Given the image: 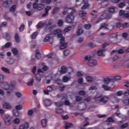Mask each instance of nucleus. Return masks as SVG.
Instances as JSON below:
<instances>
[{
    "label": "nucleus",
    "instance_id": "nucleus-1",
    "mask_svg": "<svg viewBox=\"0 0 129 129\" xmlns=\"http://www.w3.org/2000/svg\"><path fill=\"white\" fill-rule=\"evenodd\" d=\"M112 17V15L110 13L107 11H105L96 21V24H98L99 22H101V21H103V20H109V19H111Z\"/></svg>",
    "mask_w": 129,
    "mask_h": 129
},
{
    "label": "nucleus",
    "instance_id": "nucleus-2",
    "mask_svg": "<svg viewBox=\"0 0 129 129\" xmlns=\"http://www.w3.org/2000/svg\"><path fill=\"white\" fill-rule=\"evenodd\" d=\"M85 61H86L87 64H88L89 66L93 67L97 65V61H96V60H95V59H93L91 55H87L85 56Z\"/></svg>",
    "mask_w": 129,
    "mask_h": 129
},
{
    "label": "nucleus",
    "instance_id": "nucleus-3",
    "mask_svg": "<svg viewBox=\"0 0 129 129\" xmlns=\"http://www.w3.org/2000/svg\"><path fill=\"white\" fill-rule=\"evenodd\" d=\"M2 117L4 120L5 123L6 125H11V124H12V119H13L12 116H10L9 114H3L2 115Z\"/></svg>",
    "mask_w": 129,
    "mask_h": 129
},
{
    "label": "nucleus",
    "instance_id": "nucleus-4",
    "mask_svg": "<svg viewBox=\"0 0 129 129\" xmlns=\"http://www.w3.org/2000/svg\"><path fill=\"white\" fill-rule=\"evenodd\" d=\"M39 73H43V71L42 69H39L37 71V74H36L35 76V78L36 79V80L37 82H41V81L42 80V76H41Z\"/></svg>",
    "mask_w": 129,
    "mask_h": 129
},
{
    "label": "nucleus",
    "instance_id": "nucleus-5",
    "mask_svg": "<svg viewBox=\"0 0 129 129\" xmlns=\"http://www.w3.org/2000/svg\"><path fill=\"white\" fill-rule=\"evenodd\" d=\"M118 35L116 34V33H112L111 35V41L112 43L113 44H117L118 43H119V41H117V36Z\"/></svg>",
    "mask_w": 129,
    "mask_h": 129
},
{
    "label": "nucleus",
    "instance_id": "nucleus-6",
    "mask_svg": "<svg viewBox=\"0 0 129 129\" xmlns=\"http://www.w3.org/2000/svg\"><path fill=\"white\" fill-rule=\"evenodd\" d=\"M33 9H37L38 11H42L45 8V5L44 4H37L36 3H34Z\"/></svg>",
    "mask_w": 129,
    "mask_h": 129
},
{
    "label": "nucleus",
    "instance_id": "nucleus-7",
    "mask_svg": "<svg viewBox=\"0 0 129 129\" xmlns=\"http://www.w3.org/2000/svg\"><path fill=\"white\" fill-rule=\"evenodd\" d=\"M73 21H74V16L72 15H67L66 18V22L68 24H71V23H73Z\"/></svg>",
    "mask_w": 129,
    "mask_h": 129
},
{
    "label": "nucleus",
    "instance_id": "nucleus-8",
    "mask_svg": "<svg viewBox=\"0 0 129 129\" xmlns=\"http://www.w3.org/2000/svg\"><path fill=\"white\" fill-rule=\"evenodd\" d=\"M103 28H105V29H107V30H112V26H111L109 24L106 25V24L105 23L101 24L99 30H101V29H103Z\"/></svg>",
    "mask_w": 129,
    "mask_h": 129
},
{
    "label": "nucleus",
    "instance_id": "nucleus-9",
    "mask_svg": "<svg viewBox=\"0 0 129 129\" xmlns=\"http://www.w3.org/2000/svg\"><path fill=\"white\" fill-rule=\"evenodd\" d=\"M54 35H56L57 38H63V34L60 29H56L54 31Z\"/></svg>",
    "mask_w": 129,
    "mask_h": 129
},
{
    "label": "nucleus",
    "instance_id": "nucleus-10",
    "mask_svg": "<svg viewBox=\"0 0 129 129\" xmlns=\"http://www.w3.org/2000/svg\"><path fill=\"white\" fill-rule=\"evenodd\" d=\"M104 84H109L110 82H113V78L111 77H107L103 80Z\"/></svg>",
    "mask_w": 129,
    "mask_h": 129
},
{
    "label": "nucleus",
    "instance_id": "nucleus-11",
    "mask_svg": "<svg viewBox=\"0 0 129 129\" xmlns=\"http://www.w3.org/2000/svg\"><path fill=\"white\" fill-rule=\"evenodd\" d=\"M102 88H103L104 90H105L106 91H108L110 88H114V84H112L109 87L105 85H102Z\"/></svg>",
    "mask_w": 129,
    "mask_h": 129
},
{
    "label": "nucleus",
    "instance_id": "nucleus-12",
    "mask_svg": "<svg viewBox=\"0 0 129 129\" xmlns=\"http://www.w3.org/2000/svg\"><path fill=\"white\" fill-rule=\"evenodd\" d=\"M45 106H50L52 104V101L50 99H45L43 101Z\"/></svg>",
    "mask_w": 129,
    "mask_h": 129
},
{
    "label": "nucleus",
    "instance_id": "nucleus-13",
    "mask_svg": "<svg viewBox=\"0 0 129 129\" xmlns=\"http://www.w3.org/2000/svg\"><path fill=\"white\" fill-rule=\"evenodd\" d=\"M109 100L108 97H103L99 100V102H103V103H106L107 101Z\"/></svg>",
    "mask_w": 129,
    "mask_h": 129
},
{
    "label": "nucleus",
    "instance_id": "nucleus-14",
    "mask_svg": "<svg viewBox=\"0 0 129 129\" xmlns=\"http://www.w3.org/2000/svg\"><path fill=\"white\" fill-rule=\"evenodd\" d=\"M3 108L5 109H12L13 107L11 106V104L8 103H5L3 105Z\"/></svg>",
    "mask_w": 129,
    "mask_h": 129
},
{
    "label": "nucleus",
    "instance_id": "nucleus-15",
    "mask_svg": "<svg viewBox=\"0 0 129 129\" xmlns=\"http://www.w3.org/2000/svg\"><path fill=\"white\" fill-rule=\"evenodd\" d=\"M52 24H53V21L52 20H50L48 21V24L46 26L45 30L46 31L48 30H49V31H51V27H50L49 26H51V25H52Z\"/></svg>",
    "mask_w": 129,
    "mask_h": 129
},
{
    "label": "nucleus",
    "instance_id": "nucleus-16",
    "mask_svg": "<svg viewBox=\"0 0 129 129\" xmlns=\"http://www.w3.org/2000/svg\"><path fill=\"white\" fill-rule=\"evenodd\" d=\"M106 51V49H101L97 51V54L98 56H103V57H104L105 56V54L103 53V52H105Z\"/></svg>",
    "mask_w": 129,
    "mask_h": 129
},
{
    "label": "nucleus",
    "instance_id": "nucleus-17",
    "mask_svg": "<svg viewBox=\"0 0 129 129\" xmlns=\"http://www.w3.org/2000/svg\"><path fill=\"white\" fill-rule=\"evenodd\" d=\"M12 3V1H6L4 2L3 5L5 8H9L10 6H11V4Z\"/></svg>",
    "mask_w": 129,
    "mask_h": 129
},
{
    "label": "nucleus",
    "instance_id": "nucleus-18",
    "mask_svg": "<svg viewBox=\"0 0 129 129\" xmlns=\"http://www.w3.org/2000/svg\"><path fill=\"white\" fill-rule=\"evenodd\" d=\"M115 11V7L113 6H111L108 9V13L110 14H114V12Z\"/></svg>",
    "mask_w": 129,
    "mask_h": 129
},
{
    "label": "nucleus",
    "instance_id": "nucleus-19",
    "mask_svg": "<svg viewBox=\"0 0 129 129\" xmlns=\"http://www.w3.org/2000/svg\"><path fill=\"white\" fill-rule=\"evenodd\" d=\"M109 5L108 2L107 1H104L101 3V8H104L106 7H107Z\"/></svg>",
    "mask_w": 129,
    "mask_h": 129
},
{
    "label": "nucleus",
    "instance_id": "nucleus-20",
    "mask_svg": "<svg viewBox=\"0 0 129 129\" xmlns=\"http://www.w3.org/2000/svg\"><path fill=\"white\" fill-rule=\"evenodd\" d=\"M80 110H84L86 108V104L82 103L79 105Z\"/></svg>",
    "mask_w": 129,
    "mask_h": 129
},
{
    "label": "nucleus",
    "instance_id": "nucleus-21",
    "mask_svg": "<svg viewBox=\"0 0 129 129\" xmlns=\"http://www.w3.org/2000/svg\"><path fill=\"white\" fill-rule=\"evenodd\" d=\"M29 128V124L25 123L20 126V129H27Z\"/></svg>",
    "mask_w": 129,
    "mask_h": 129
},
{
    "label": "nucleus",
    "instance_id": "nucleus-22",
    "mask_svg": "<svg viewBox=\"0 0 129 129\" xmlns=\"http://www.w3.org/2000/svg\"><path fill=\"white\" fill-rule=\"evenodd\" d=\"M45 26H46V23H41V22H39L37 25L36 27L37 28H38V29L43 28L44 27H45Z\"/></svg>",
    "mask_w": 129,
    "mask_h": 129
},
{
    "label": "nucleus",
    "instance_id": "nucleus-23",
    "mask_svg": "<svg viewBox=\"0 0 129 129\" xmlns=\"http://www.w3.org/2000/svg\"><path fill=\"white\" fill-rule=\"evenodd\" d=\"M48 120L46 119H42L41 120V125L43 126V127H46L47 126V122Z\"/></svg>",
    "mask_w": 129,
    "mask_h": 129
},
{
    "label": "nucleus",
    "instance_id": "nucleus-24",
    "mask_svg": "<svg viewBox=\"0 0 129 129\" xmlns=\"http://www.w3.org/2000/svg\"><path fill=\"white\" fill-rule=\"evenodd\" d=\"M125 51H123V49H120L118 50H112V53H117L118 54H123Z\"/></svg>",
    "mask_w": 129,
    "mask_h": 129
},
{
    "label": "nucleus",
    "instance_id": "nucleus-25",
    "mask_svg": "<svg viewBox=\"0 0 129 129\" xmlns=\"http://www.w3.org/2000/svg\"><path fill=\"white\" fill-rule=\"evenodd\" d=\"M67 72V68L65 66L61 67V70L60 71V73L61 74H64V73H66Z\"/></svg>",
    "mask_w": 129,
    "mask_h": 129
},
{
    "label": "nucleus",
    "instance_id": "nucleus-26",
    "mask_svg": "<svg viewBox=\"0 0 129 129\" xmlns=\"http://www.w3.org/2000/svg\"><path fill=\"white\" fill-rule=\"evenodd\" d=\"M67 11L68 12V14H74V13H75L76 11H75V9H73V8H69L67 9Z\"/></svg>",
    "mask_w": 129,
    "mask_h": 129
},
{
    "label": "nucleus",
    "instance_id": "nucleus-27",
    "mask_svg": "<svg viewBox=\"0 0 129 129\" xmlns=\"http://www.w3.org/2000/svg\"><path fill=\"white\" fill-rule=\"evenodd\" d=\"M36 58H37V59H41V58L42 57V55L40 53V51H39L38 50H36Z\"/></svg>",
    "mask_w": 129,
    "mask_h": 129
},
{
    "label": "nucleus",
    "instance_id": "nucleus-28",
    "mask_svg": "<svg viewBox=\"0 0 129 129\" xmlns=\"http://www.w3.org/2000/svg\"><path fill=\"white\" fill-rule=\"evenodd\" d=\"M112 117H114V115L112 116V117H108L106 120V122H114V119L112 118Z\"/></svg>",
    "mask_w": 129,
    "mask_h": 129
},
{
    "label": "nucleus",
    "instance_id": "nucleus-29",
    "mask_svg": "<svg viewBox=\"0 0 129 129\" xmlns=\"http://www.w3.org/2000/svg\"><path fill=\"white\" fill-rule=\"evenodd\" d=\"M72 125H73V124H72V123H68V122H66L64 123V128L68 129V128H69V127H70Z\"/></svg>",
    "mask_w": 129,
    "mask_h": 129
},
{
    "label": "nucleus",
    "instance_id": "nucleus-30",
    "mask_svg": "<svg viewBox=\"0 0 129 129\" xmlns=\"http://www.w3.org/2000/svg\"><path fill=\"white\" fill-rule=\"evenodd\" d=\"M15 39L16 43H20V36H19V34L16 33L15 34Z\"/></svg>",
    "mask_w": 129,
    "mask_h": 129
},
{
    "label": "nucleus",
    "instance_id": "nucleus-31",
    "mask_svg": "<svg viewBox=\"0 0 129 129\" xmlns=\"http://www.w3.org/2000/svg\"><path fill=\"white\" fill-rule=\"evenodd\" d=\"M33 83H34V79H30L27 83V84L28 85V86H32V85H33Z\"/></svg>",
    "mask_w": 129,
    "mask_h": 129
},
{
    "label": "nucleus",
    "instance_id": "nucleus-32",
    "mask_svg": "<svg viewBox=\"0 0 129 129\" xmlns=\"http://www.w3.org/2000/svg\"><path fill=\"white\" fill-rule=\"evenodd\" d=\"M2 71H4V72H5L6 73H8V74H10V73H11L10 70H9L8 69H7L5 67H2Z\"/></svg>",
    "mask_w": 129,
    "mask_h": 129
},
{
    "label": "nucleus",
    "instance_id": "nucleus-33",
    "mask_svg": "<svg viewBox=\"0 0 129 129\" xmlns=\"http://www.w3.org/2000/svg\"><path fill=\"white\" fill-rule=\"evenodd\" d=\"M70 80V78L67 76H63L62 78L63 82H68Z\"/></svg>",
    "mask_w": 129,
    "mask_h": 129
},
{
    "label": "nucleus",
    "instance_id": "nucleus-34",
    "mask_svg": "<svg viewBox=\"0 0 129 129\" xmlns=\"http://www.w3.org/2000/svg\"><path fill=\"white\" fill-rule=\"evenodd\" d=\"M4 88L5 89V90H9V89H10V85H9V84L7 82L4 83Z\"/></svg>",
    "mask_w": 129,
    "mask_h": 129
},
{
    "label": "nucleus",
    "instance_id": "nucleus-35",
    "mask_svg": "<svg viewBox=\"0 0 129 129\" xmlns=\"http://www.w3.org/2000/svg\"><path fill=\"white\" fill-rule=\"evenodd\" d=\"M11 45L12 42H8L6 44H5L4 46L2 47V49H4V48H9V47H11Z\"/></svg>",
    "mask_w": 129,
    "mask_h": 129
},
{
    "label": "nucleus",
    "instance_id": "nucleus-36",
    "mask_svg": "<svg viewBox=\"0 0 129 129\" xmlns=\"http://www.w3.org/2000/svg\"><path fill=\"white\" fill-rule=\"evenodd\" d=\"M16 8L17 6H16V5L12 6L10 9V12L14 13V12H15Z\"/></svg>",
    "mask_w": 129,
    "mask_h": 129
},
{
    "label": "nucleus",
    "instance_id": "nucleus-37",
    "mask_svg": "<svg viewBox=\"0 0 129 129\" xmlns=\"http://www.w3.org/2000/svg\"><path fill=\"white\" fill-rule=\"evenodd\" d=\"M70 50L69 49H66L63 51V54L64 56H68L70 54Z\"/></svg>",
    "mask_w": 129,
    "mask_h": 129
},
{
    "label": "nucleus",
    "instance_id": "nucleus-38",
    "mask_svg": "<svg viewBox=\"0 0 129 129\" xmlns=\"http://www.w3.org/2000/svg\"><path fill=\"white\" fill-rule=\"evenodd\" d=\"M21 121V120L20 119L16 118L13 120V122L15 124H19Z\"/></svg>",
    "mask_w": 129,
    "mask_h": 129
},
{
    "label": "nucleus",
    "instance_id": "nucleus-39",
    "mask_svg": "<svg viewBox=\"0 0 129 129\" xmlns=\"http://www.w3.org/2000/svg\"><path fill=\"white\" fill-rule=\"evenodd\" d=\"M84 75V73L82 72L79 71L77 73V76L78 77H82Z\"/></svg>",
    "mask_w": 129,
    "mask_h": 129
},
{
    "label": "nucleus",
    "instance_id": "nucleus-40",
    "mask_svg": "<svg viewBox=\"0 0 129 129\" xmlns=\"http://www.w3.org/2000/svg\"><path fill=\"white\" fill-rule=\"evenodd\" d=\"M54 104L55 105H56V106H57L58 107H60V106H62V105H63V103L61 102H54Z\"/></svg>",
    "mask_w": 129,
    "mask_h": 129
},
{
    "label": "nucleus",
    "instance_id": "nucleus-41",
    "mask_svg": "<svg viewBox=\"0 0 129 129\" xmlns=\"http://www.w3.org/2000/svg\"><path fill=\"white\" fill-rule=\"evenodd\" d=\"M112 78L113 79V81H118V80H120V79H121V77H120V76H117Z\"/></svg>",
    "mask_w": 129,
    "mask_h": 129
},
{
    "label": "nucleus",
    "instance_id": "nucleus-42",
    "mask_svg": "<svg viewBox=\"0 0 129 129\" xmlns=\"http://www.w3.org/2000/svg\"><path fill=\"white\" fill-rule=\"evenodd\" d=\"M67 48V43H63L60 46V49L63 50Z\"/></svg>",
    "mask_w": 129,
    "mask_h": 129
},
{
    "label": "nucleus",
    "instance_id": "nucleus-43",
    "mask_svg": "<svg viewBox=\"0 0 129 129\" xmlns=\"http://www.w3.org/2000/svg\"><path fill=\"white\" fill-rule=\"evenodd\" d=\"M12 51L13 54L15 55H16L18 53V51L17 49V48H13L12 49Z\"/></svg>",
    "mask_w": 129,
    "mask_h": 129
},
{
    "label": "nucleus",
    "instance_id": "nucleus-44",
    "mask_svg": "<svg viewBox=\"0 0 129 129\" xmlns=\"http://www.w3.org/2000/svg\"><path fill=\"white\" fill-rule=\"evenodd\" d=\"M91 28V24H88L84 25V28L86 30H89Z\"/></svg>",
    "mask_w": 129,
    "mask_h": 129
},
{
    "label": "nucleus",
    "instance_id": "nucleus-45",
    "mask_svg": "<svg viewBox=\"0 0 129 129\" xmlns=\"http://www.w3.org/2000/svg\"><path fill=\"white\" fill-rule=\"evenodd\" d=\"M89 4H84V5L81 7V9L82 10H86V9L89 8Z\"/></svg>",
    "mask_w": 129,
    "mask_h": 129
},
{
    "label": "nucleus",
    "instance_id": "nucleus-46",
    "mask_svg": "<svg viewBox=\"0 0 129 129\" xmlns=\"http://www.w3.org/2000/svg\"><path fill=\"white\" fill-rule=\"evenodd\" d=\"M25 29V25L22 24L21 25L20 27H19V30L20 32H23Z\"/></svg>",
    "mask_w": 129,
    "mask_h": 129
},
{
    "label": "nucleus",
    "instance_id": "nucleus-47",
    "mask_svg": "<svg viewBox=\"0 0 129 129\" xmlns=\"http://www.w3.org/2000/svg\"><path fill=\"white\" fill-rule=\"evenodd\" d=\"M15 108L17 110H21V109H23V106H22V105H18L16 106Z\"/></svg>",
    "mask_w": 129,
    "mask_h": 129
},
{
    "label": "nucleus",
    "instance_id": "nucleus-48",
    "mask_svg": "<svg viewBox=\"0 0 129 129\" xmlns=\"http://www.w3.org/2000/svg\"><path fill=\"white\" fill-rule=\"evenodd\" d=\"M128 126V123H124V124L121 125L120 127L121 128H125V127H127Z\"/></svg>",
    "mask_w": 129,
    "mask_h": 129
},
{
    "label": "nucleus",
    "instance_id": "nucleus-49",
    "mask_svg": "<svg viewBox=\"0 0 129 129\" xmlns=\"http://www.w3.org/2000/svg\"><path fill=\"white\" fill-rule=\"evenodd\" d=\"M82 101V97H81V96H77L76 97V101H77V102H78L79 101Z\"/></svg>",
    "mask_w": 129,
    "mask_h": 129
},
{
    "label": "nucleus",
    "instance_id": "nucleus-50",
    "mask_svg": "<svg viewBox=\"0 0 129 129\" xmlns=\"http://www.w3.org/2000/svg\"><path fill=\"white\" fill-rule=\"evenodd\" d=\"M33 114H34V110L33 109H30L29 110H28V115H33Z\"/></svg>",
    "mask_w": 129,
    "mask_h": 129
},
{
    "label": "nucleus",
    "instance_id": "nucleus-51",
    "mask_svg": "<svg viewBox=\"0 0 129 129\" xmlns=\"http://www.w3.org/2000/svg\"><path fill=\"white\" fill-rule=\"evenodd\" d=\"M15 95L17 96V97H18V98H20L22 96V95L21 94L20 92H16L15 93Z\"/></svg>",
    "mask_w": 129,
    "mask_h": 129
},
{
    "label": "nucleus",
    "instance_id": "nucleus-52",
    "mask_svg": "<svg viewBox=\"0 0 129 129\" xmlns=\"http://www.w3.org/2000/svg\"><path fill=\"white\" fill-rule=\"evenodd\" d=\"M51 89L52 90V91H55L57 90V89H58V87H57V86L52 85H51Z\"/></svg>",
    "mask_w": 129,
    "mask_h": 129
},
{
    "label": "nucleus",
    "instance_id": "nucleus-53",
    "mask_svg": "<svg viewBox=\"0 0 129 129\" xmlns=\"http://www.w3.org/2000/svg\"><path fill=\"white\" fill-rule=\"evenodd\" d=\"M118 7L119 8L122 9V8H123V7H125V3H124V2L120 3L118 5Z\"/></svg>",
    "mask_w": 129,
    "mask_h": 129
},
{
    "label": "nucleus",
    "instance_id": "nucleus-54",
    "mask_svg": "<svg viewBox=\"0 0 129 129\" xmlns=\"http://www.w3.org/2000/svg\"><path fill=\"white\" fill-rule=\"evenodd\" d=\"M13 115H14V116H19V115H20V113H19V112L17 110H14L13 111Z\"/></svg>",
    "mask_w": 129,
    "mask_h": 129
},
{
    "label": "nucleus",
    "instance_id": "nucleus-55",
    "mask_svg": "<svg viewBox=\"0 0 129 129\" xmlns=\"http://www.w3.org/2000/svg\"><path fill=\"white\" fill-rule=\"evenodd\" d=\"M88 46L91 48H93V47H95L96 45L93 42H90L88 43Z\"/></svg>",
    "mask_w": 129,
    "mask_h": 129
},
{
    "label": "nucleus",
    "instance_id": "nucleus-56",
    "mask_svg": "<svg viewBox=\"0 0 129 129\" xmlns=\"http://www.w3.org/2000/svg\"><path fill=\"white\" fill-rule=\"evenodd\" d=\"M83 30L82 29H79V30H78V31H77V35H78V36L81 35V34H83Z\"/></svg>",
    "mask_w": 129,
    "mask_h": 129
},
{
    "label": "nucleus",
    "instance_id": "nucleus-57",
    "mask_svg": "<svg viewBox=\"0 0 129 129\" xmlns=\"http://www.w3.org/2000/svg\"><path fill=\"white\" fill-rule=\"evenodd\" d=\"M56 113H63V109L59 108L56 110L55 111Z\"/></svg>",
    "mask_w": 129,
    "mask_h": 129
},
{
    "label": "nucleus",
    "instance_id": "nucleus-58",
    "mask_svg": "<svg viewBox=\"0 0 129 129\" xmlns=\"http://www.w3.org/2000/svg\"><path fill=\"white\" fill-rule=\"evenodd\" d=\"M57 25L59 26V27H61V26L63 25V20H59L57 22Z\"/></svg>",
    "mask_w": 129,
    "mask_h": 129
},
{
    "label": "nucleus",
    "instance_id": "nucleus-59",
    "mask_svg": "<svg viewBox=\"0 0 129 129\" xmlns=\"http://www.w3.org/2000/svg\"><path fill=\"white\" fill-rule=\"evenodd\" d=\"M86 80L87 81H88V82H91V81H92V80H93V78H92V77H87L86 78Z\"/></svg>",
    "mask_w": 129,
    "mask_h": 129
},
{
    "label": "nucleus",
    "instance_id": "nucleus-60",
    "mask_svg": "<svg viewBox=\"0 0 129 129\" xmlns=\"http://www.w3.org/2000/svg\"><path fill=\"white\" fill-rule=\"evenodd\" d=\"M76 7H80V6H81V5L82 4V3L80 2L79 0H76Z\"/></svg>",
    "mask_w": 129,
    "mask_h": 129
},
{
    "label": "nucleus",
    "instance_id": "nucleus-61",
    "mask_svg": "<svg viewBox=\"0 0 129 129\" xmlns=\"http://www.w3.org/2000/svg\"><path fill=\"white\" fill-rule=\"evenodd\" d=\"M50 39H51V37L48 35L45 37V38L44 39V42H49V41H50Z\"/></svg>",
    "mask_w": 129,
    "mask_h": 129
},
{
    "label": "nucleus",
    "instance_id": "nucleus-62",
    "mask_svg": "<svg viewBox=\"0 0 129 129\" xmlns=\"http://www.w3.org/2000/svg\"><path fill=\"white\" fill-rule=\"evenodd\" d=\"M117 96H121L123 94V93L121 91H119L116 93Z\"/></svg>",
    "mask_w": 129,
    "mask_h": 129
},
{
    "label": "nucleus",
    "instance_id": "nucleus-63",
    "mask_svg": "<svg viewBox=\"0 0 129 129\" xmlns=\"http://www.w3.org/2000/svg\"><path fill=\"white\" fill-rule=\"evenodd\" d=\"M124 19H129V13H126L123 16Z\"/></svg>",
    "mask_w": 129,
    "mask_h": 129
},
{
    "label": "nucleus",
    "instance_id": "nucleus-64",
    "mask_svg": "<svg viewBox=\"0 0 129 129\" xmlns=\"http://www.w3.org/2000/svg\"><path fill=\"white\" fill-rule=\"evenodd\" d=\"M124 96H128L129 95V89L127 90L123 93Z\"/></svg>",
    "mask_w": 129,
    "mask_h": 129
}]
</instances>
